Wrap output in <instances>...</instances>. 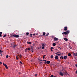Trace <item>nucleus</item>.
<instances>
[{
    "label": "nucleus",
    "mask_w": 77,
    "mask_h": 77,
    "mask_svg": "<svg viewBox=\"0 0 77 77\" xmlns=\"http://www.w3.org/2000/svg\"><path fill=\"white\" fill-rule=\"evenodd\" d=\"M69 33V30H67L66 31V32H64L62 33L63 35H68V34Z\"/></svg>",
    "instance_id": "f257e3e1"
},
{
    "label": "nucleus",
    "mask_w": 77,
    "mask_h": 77,
    "mask_svg": "<svg viewBox=\"0 0 77 77\" xmlns=\"http://www.w3.org/2000/svg\"><path fill=\"white\" fill-rule=\"evenodd\" d=\"M54 41H57V40H59V38H56V37H54Z\"/></svg>",
    "instance_id": "f03ea898"
},
{
    "label": "nucleus",
    "mask_w": 77,
    "mask_h": 77,
    "mask_svg": "<svg viewBox=\"0 0 77 77\" xmlns=\"http://www.w3.org/2000/svg\"><path fill=\"white\" fill-rule=\"evenodd\" d=\"M11 45L12 46L14 45L13 48H15L16 47H17V45H14V43H11Z\"/></svg>",
    "instance_id": "7ed1b4c3"
},
{
    "label": "nucleus",
    "mask_w": 77,
    "mask_h": 77,
    "mask_svg": "<svg viewBox=\"0 0 77 77\" xmlns=\"http://www.w3.org/2000/svg\"><path fill=\"white\" fill-rule=\"evenodd\" d=\"M19 35H15L14 34V38H19Z\"/></svg>",
    "instance_id": "20e7f679"
},
{
    "label": "nucleus",
    "mask_w": 77,
    "mask_h": 77,
    "mask_svg": "<svg viewBox=\"0 0 77 77\" xmlns=\"http://www.w3.org/2000/svg\"><path fill=\"white\" fill-rule=\"evenodd\" d=\"M55 59H56L57 60V59H59V57H58L57 55L55 57Z\"/></svg>",
    "instance_id": "39448f33"
},
{
    "label": "nucleus",
    "mask_w": 77,
    "mask_h": 77,
    "mask_svg": "<svg viewBox=\"0 0 77 77\" xmlns=\"http://www.w3.org/2000/svg\"><path fill=\"white\" fill-rule=\"evenodd\" d=\"M64 30L66 31L67 30V29H68V28H67V27L66 26V27H64Z\"/></svg>",
    "instance_id": "423d86ee"
},
{
    "label": "nucleus",
    "mask_w": 77,
    "mask_h": 77,
    "mask_svg": "<svg viewBox=\"0 0 77 77\" xmlns=\"http://www.w3.org/2000/svg\"><path fill=\"white\" fill-rule=\"evenodd\" d=\"M60 75H61L62 76H63V73H62V72H60Z\"/></svg>",
    "instance_id": "0eeeda50"
},
{
    "label": "nucleus",
    "mask_w": 77,
    "mask_h": 77,
    "mask_svg": "<svg viewBox=\"0 0 77 77\" xmlns=\"http://www.w3.org/2000/svg\"><path fill=\"white\" fill-rule=\"evenodd\" d=\"M46 63H47V64H50V61H47L46 62Z\"/></svg>",
    "instance_id": "6e6552de"
},
{
    "label": "nucleus",
    "mask_w": 77,
    "mask_h": 77,
    "mask_svg": "<svg viewBox=\"0 0 77 77\" xmlns=\"http://www.w3.org/2000/svg\"><path fill=\"white\" fill-rule=\"evenodd\" d=\"M64 40L65 41H68V40L67 39V38H64Z\"/></svg>",
    "instance_id": "1a4fd4ad"
},
{
    "label": "nucleus",
    "mask_w": 77,
    "mask_h": 77,
    "mask_svg": "<svg viewBox=\"0 0 77 77\" xmlns=\"http://www.w3.org/2000/svg\"><path fill=\"white\" fill-rule=\"evenodd\" d=\"M63 59H67V56H64Z\"/></svg>",
    "instance_id": "9d476101"
},
{
    "label": "nucleus",
    "mask_w": 77,
    "mask_h": 77,
    "mask_svg": "<svg viewBox=\"0 0 77 77\" xmlns=\"http://www.w3.org/2000/svg\"><path fill=\"white\" fill-rule=\"evenodd\" d=\"M49 35V33L47 32L46 33V35L45 36H48Z\"/></svg>",
    "instance_id": "9b49d317"
},
{
    "label": "nucleus",
    "mask_w": 77,
    "mask_h": 77,
    "mask_svg": "<svg viewBox=\"0 0 77 77\" xmlns=\"http://www.w3.org/2000/svg\"><path fill=\"white\" fill-rule=\"evenodd\" d=\"M56 44L55 43H53V46H54V47H55V46H56Z\"/></svg>",
    "instance_id": "f8f14e48"
},
{
    "label": "nucleus",
    "mask_w": 77,
    "mask_h": 77,
    "mask_svg": "<svg viewBox=\"0 0 77 77\" xmlns=\"http://www.w3.org/2000/svg\"><path fill=\"white\" fill-rule=\"evenodd\" d=\"M73 54H74V55L75 56H77V53H74Z\"/></svg>",
    "instance_id": "ddd939ff"
},
{
    "label": "nucleus",
    "mask_w": 77,
    "mask_h": 77,
    "mask_svg": "<svg viewBox=\"0 0 77 77\" xmlns=\"http://www.w3.org/2000/svg\"><path fill=\"white\" fill-rule=\"evenodd\" d=\"M2 33H3V32H0V37H2Z\"/></svg>",
    "instance_id": "4468645a"
},
{
    "label": "nucleus",
    "mask_w": 77,
    "mask_h": 77,
    "mask_svg": "<svg viewBox=\"0 0 77 77\" xmlns=\"http://www.w3.org/2000/svg\"><path fill=\"white\" fill-rule=\"evenodd\" d=\"M43 62H44V61H45V62L44 63H45V64H46V60H43Z\"/></svg>",
    "instance_id": "2eb2a0df"
},
{
    "label": "nucleus",
    "mask_w": 77,
    "mask_h": 77,
    "mask_svg": "<svg viewBox=\"0 0 77 77\" xmlns=\"http://www.w3.org/2000/svg\"><path fill=\"white\" fill-rule=\"evenodd\" d=\"M45 43L42 44V47H45Z\"/></svg>",
    "instance_id": "dca6fc26"
},
{
    "label": "nucleus",
    "mask_w": 77,
    "mask_h": 77,
    "mask_svg": "<svg viewBox=\"0 0 77 77\" xmlns=\"http://www.w3.org/2000/svg\"><path fill=\"white\" fill-rule=\"evenodd\" d=\"M27 44H32V42H27Z\"/></svg>",
    "instance_id": "f3484780"
},
{
    "label": "nucleus",
    "mask_w": 77,
    "mask_h": 77,
    "mask_svg": "<svg viewBox=\"0 0 77 77\" xmlns=\"http://www.w3.org/2000/svg\"><path fill=\"white\" fill-rule=\"evenodd\" d=\"M14 37V35H12L11 34V37Z\"/></svg>",
    "instance_id": "a211bd4d"
},
{
    "label": "nucleus",
    "mask_w": 77,
    "mask_h": 77,
    "mask_svg": "<svg viewBox=\"0 0 77 77\" xmlns=\"http://www.w3.org/2000/svg\"><path fill=\"white\" fill-rule=\"evenodd\" d=\"M33 47H31L30 49L31 50H33Z\"/></svg>",
    "instance_id": "6ab92c4d"
},
{
    "label": "nucleus",
    "mask_w": 77,
    "mask_h": 77,
    "mask_svg": "<svg viewBox=\"0 0 77 77\" xmlns=\"http://www.w3.org/2000/svg\"><path fill=\"white\" fill-rule=\"evenodd\" d=\"M27 48H26L25 50V52H27Z\"/></svg>",
    "instance_id": "aec40b11"
},
{
    "label": "nucleus",
    "mask_w": 77,
    "mask_h": 77,
    "mask_svg": "<svg viewBox=\"0 0 77 77\" xmlns=\"http://www.w3.org/2000/svg\"><path fill=\"white\" fill-rule=\"evenodd\" d=\"M68 56H71V54L70 53H69L68 54Z\"/></svg>",
    "instance_id": "412c9836"
},
{
    "label": "nucleus",
    "mask_w": 77,
    "mask_h": 77,
    "mask_svg": "<svg viewBox=\"0 0 77 77\" xmlns=\"http://www.w3.org/2000/svg\"><path fill=\"white\" fill-rule=\"evenodd\" d=\"M60 59H63V56H61L60 57Z\"/></svg>",
    "instance_id": "4be33fe9"
},
{
    "label": "nucleus",
    "mask_w": 77,
    "mask_h": 77,
    "mask_svg": "<svg viewBox=\"0 0 77 77\" xmlns=\"http://www.w3.org/2000/svg\"><path fill=\"white\" fill-rule=\"evenodd\" d=\"M5 66L6 69H8V66H7V65H6Z\"/></svg>",
    "instance_id": "5701e85b"
},
{
    "label": "nucleus",
    "mask_w": 77,
    "mask_h": 77,
    "mask_svg": "<svg viewBox=\"0 0 77 77\" xmlns=\"http://www.w3.org/2000/svg\"><path fill=\"white\" fill-rule=\"evenodd\" d=\"M18 56L20 58H21V57H22V56H21V54L19 55Z\"/></svg>",
    "instance_id": "b1692460"
},
{
    "label": "nucleus",
    "mask_w": 77,
    "mask_h": 77,
    "mask_svg": "<svg viewBox=\"0 0 77 77\" xmlns=\"http://www.w3.org/2000/svg\"><path fill=\"white\" fill-rule=\"evenodd\" d=\"M32 35H33V34H30L29 35L30 36H30L29 37H32Z\"/></svg>",
    "instance_id": "393cba45"
},
{
    "label": "nucleus",
    "mask_w": 77,
    "mask_h": 77,
    "mask_svg": "<svg viewBox=\"0 0 77 77\" xmlns=\"http://www.w3.org/2000/svg\"><path fill=\"white\" fill-rule=\"evenodd\" d=\"M51 59H53V56L51 55Z\"/></svg>",
    "instance_id": "a878e982"
},
{
    "label": "nucleus",
    "mask_w": 77,
    "mask_h": 77,
    "mask_svg": "<svg viewBox=\"0 0 77 77\" xmlns=\"http://www.w3.org/2000/svg\"><path fill=\"white\" fill-rule=\"evenodd\" d=\"M46 34L45 32H43V35H45Z\"/></svg>",
    "instance_id": "bb28decb"
},
{
    "label": "nucleus",
    "mask_w": 77,
    "mask_h": 77,
    "mask_svg": "<svg viewBox=\"0 0 77 77\" xmlns=\"http://www.w3.org/2000/svg\"><path fill=\"white\" fill-rule=\"evenodd\" d=\"M3 65H4V66H6V64H5V63H3Z\"/></svg>",
    "instance_id": "cd10ccee"
},
{
    "label": "nucleus",
    "mask_w": 77,
    "mask_h": 77,
    "mask_svg": "<svg viewBox=\"0 0 77 77\" xmlns=\"http://www.w3.org/2000/svg\"><path fill=\"white\" fill-rule=\"evenodd\" d=\"M45 56H46V55H44L43 57V59H45Z\"/></svg>",
    "instance_id": "c85d7f7f"
},
{
    "label": "nucleus",
    "mask_w": 77,
    "mask_h": 77,
    "mask_svg": "<svg viewBox=\"0 0 77 77\" xmlns=\"http://www.w3.org/2000/svg\"><path fill=\"white\" fill-rule=\"evenodd\" d=\"M16 60H18L19 58H18V57H17H17H16Z\"/></svg>",
    "instance_id": "c756f323"
},
{
    "label": "nucleus",
    "mask_w": 77,
    "mask_h": 77,
    "mask_svg": "<svg viewBox=\"0 0 77 77\" xmlns=\"http://www.w3.org/2000/svg\"><path fill=\"white\" fill-rule=\"evenodd\" d=\"M27 48V50H30V49L29 48Z\"/></svg>",
    "instance_id": "7c9ffc66"
},
{
    "label": "nucleus",
    "mask_w": 77,
    "mask_h": 77,
    "mask_svg": "<svg viewBox=\"0 0 77 77\" xmlns=\"http://www.w3.org/2000/svg\"><path fill=\"white\" fill-rule=\"evenodd\" d=\"M2 53H3V51L1 50H0V54H1Z\"/></svg>",
    "instance_id": "2f4dec72"
},
{
    "label": "nucleus",
    "mask_w": 77,
    "mask_h": 77,
    "mask_svg": "<svg viewBox=\"0 0 77 77\" xmlns=\"http://www.w3.org/2000/svg\"><path fill=\"white\" fill-rule=\"evenodd\" d=\"M26 34V35H29V33L27 32Z\"/></svg>",
    "instance_id": "473e14b6"
},
{
    "label": "nucleus",
    "mask_w": 77,
    "mask_h": 77,
    "mask_svg": "<svg viewBox=\"0 0 77 77\" xmlns=\"http://www.w3.org/2000/svg\"><path fill=\"white\" fill-rule=\"evenodd\" d=\"M69 48L70 49H72V47L70 46H69Z\"/></svg>",
    "instance_id": "72a5a7b5"
},
{
    "label": "nucleus",
    "mask_w": 77,
    "mask_h": 77,
    "mask_svg": "<svg viewBox=\"0 0 77 77\" xmlns=\"http://www.w3.org/2000/svg\"><path fill=\"white\" fill-rule=\"evenodd\" d=\"M6 58H8V57H9V56L8 55H7L6 56Z\"/></svg>",
    "instance_id": "f704fd0d"
},
{
    "label": "nucleus",
    "mask_w": 77,
    "mask_h": 77,
    "mask_svg": "<svg viewBox=\"0 0 77 77\" xmlns=\"http://www.w3.org/2000/svg\"><path fill=\"white\" fill-rule=\"evenodd\" d=\"M35 77H36L37 75H38V74H35Z\"/></svg>",
    "instance_id": "c9c22d12"
},
{
    "label": "nucleus",
    "mask_w": 77,
    "mask_h": 77,
    "mask_svg": "<svg viewBox=\"0 0 77 77\" xmlns=\"http://www.w3.org/2000/svg\"><path fill=\"white\" fill-rule=\"evenodd\" d=\"M6 34H5V35L3 36V37H6Z\"/></svg>",
    "instance_id": "e433bc0d"
},
{
    "label": "nucleus",
    "mask_w": 77,
    "mask_h": 77,
    "mask_svg": "<svg viewBox=\"0 0 77 77\" xmlns=\"http://www.w3.org/2000/svg\"><path fill=\"white\" fill-rule=\"evenodd\" d=\"M54 76L53 75H51V76L50 77H54Z\"/></svg>",
    "instance_id": "4c0bfd02"
},
{
    "label": "nucleus",
    "mask_w": 77,
    "mask_h": 77,
    "mask_svg": "<svg viewBox=\"0 0 77 77\" xmlns=\"http://www.w3.org/2000/svg\"><path fill=\"white\" fill-rule=\"evenodd\" d=\"M51 49H54V48L53 47H51Z\"/></svg>",
    "instance_id": "58836bf2"
},
{
    "label": "nucleus",
    "mask_w": 77,
    "mask_h": 77,
    "mask_svg": "<svg viewBox=\"0 0 77 77\" xmlns=\"http://www.w3.org/2000/svg\"><path fill=\"white\" fill-rule=\"evenodd\" d=\"M42 49H44V46H42Z\"/></svg>",
    "instance_id": "ea45409f"
},
{
    "label": "nucleus",
    "mask_w": 77,
    "mask_h": 77,
    "mask_svg": "<svg viewBox=\"0 0 77 77\" xmlns=\"http://www.w3.org/2000/svg\"><path fill=\"white\" fill-rule=\"evenodd\" d=\"M20 63H21V64H23V63H22V62H21V61H20Z\"/></svg>",
    "instance_id": "a19ab883"
},
{
    "label": "nucleus",
    "mask_w": 77,
    "mask_h": 77,
    "mask_svg": "<svg viewBox=\"0 0 77 77\" xmlns=\"http://www.w3.org/2000/svg\"><path fill=\"white\" fill-rule=\"evenodd\" d=\"M57 55H58V56H60V54H57Z\"/></svg>",
    "instance_id": "79ce46f5"
},
{
    "label": "nucleus",
    "mask_w": 77,
    "mask_h": 77,
    "mask_svg": "<svg viewBox=\"0 0 77 77\" xmlns=\"http://www.w3.org/2000/svg\"><path fill=\"white\" fill-rule=\"evenodd\" d=\"M1 64H2V63L0 61V65H1Z\"/></svg>",
    "instance_id": "37998d69"
},
{
    "label": "nucleus",
    "mask_w": 77,
    "mask_h": 77,
    "mask_svg": "<svg viewBox=\"0 0 77 77\" xmlns=\"http://www.w3.org/2000/svg\"><path fill=\"white\" fill-rule=\"evenodd\" d=\"M39 60L40 61H43L42 60Z\"/></svg>",
    "instance_id": "c03bdc74"
},
{
    "label": "nucleus",
    "mask_w": 77,
    "mask_h": 77,
    "mask_svg": "<svg viewBox=\"0 0 77 77\" xmlns=\"http://www.w3.org/2000/svg\"><path fill=\"white\" fill-rule=\"evenodd\" d=\"M35 35H36V34L34 33V34H33V35H34V36H35Z\"/></svg>",
    "instance_id": "a18cd8bd"
},
{
    "label": "nucleus",
    "mask_w": 77,
    "mask_h": 77,
    "mask_svg": "<svg viewBox=\"0 0 77 77\" xmlns=\"http://www.w3.org/2000/svg\"><path fill=\"white\" fill-rule=\"evenodd\" d=\"M60 53V51H59L58 52H57V53Z\"/></svg>",
    "instance_id": "49530a36"
},
{
    "label": "nucleus",
    "mask_w": 77,
    "mask_h": 77,
    "mask_svg": "<svg viewBox=\"0 0 77 77\" xmlns=\"http://www.w3.org/2000/svg\"><path fill=\"white\" fill-rule=\"evenodd\" d=\"M75 73L76 74H77V70L76 71Z\"/></svg>",
    "instance_id": "de8ad7c7"
},
{
    "label": "nucleus",
    "mask_w": 77,
    "mask_h": 77,
    "mask_svg": "<svg viewBox=\"0 0 77 77\" xmlns=\"http://www.w3.org/2000/svg\"><path fill=\"white\" fill-rule=\"evenodd\" d=\"M31 51L32 53H33V50Z\"/></svg>",
    "instance_id": "09e8293b"
},
{
    "label": "nucleus",
    "mask_w": 77,
    "mask_h": 77,
    "mask_svg": "<svg viewBox=\"0 0 77 77\" xmlns=\"http://www.w3.org/2000/svg\"><path fill=\"white\" fill-rule=\"evenodd\" d=\"M51 51H53V50L51 49Z\"/></svg>",
    "instance_id": "8fccbe9b"
},
{
    "label": "nucleus",
    "mask_w": 77,
    "mask_h": 77,
    "mask_svg": "<svg viewBox=\"0 0 77 77\" xmlns=\"http://www.w3.org/2000/svg\"><path fill=\"white\" fill-rule=\"evenodd\" d=\"M57 53H57V52L56 53H55V54H57Z\"/></svg>",
    "instance_id": "3c124183"
},
{
    "label": "nucleus",
    "mask_w": 77,
    "mask_h": 77,
    "mask_svg": "<svg viewBox=\"0 0 77 77\" xmlns=\"http://www.w3.org/2000/svg\"><path fill=\"white\" fill-rule=\"evenodd\" d=\"M75 66H76V67L77 66V64L75 65Z\"/></svg>",
    "instance_id": "603ef678"
},
{
    "label": "nucleus",
    "mask_w": 77,
    "mask_h": 77,
    "mask_svg": "<svg viewBox=\"0 0 77 77\" xmlns=\"http://www.w3.org/2000/svg\"><path fill=\"white\" fill-rule=\"evenodd\" d=\"M54 77H56V76H54Z\"/></svg>",
    "instance_id": "864d4df0"
},
{
    "label": "nucleus",
    "mask_w": 77,
    "mask_h": 77,
    "mask_svg": "<svg viewBox=\"0 0 77 77\" xmlns=\"http://www.w3.org/2000/svg\"><path fill=\"white\" fill-rule=\"evenodd\" d=\"M40 63H42V62H40Z\"/></svg>",
    "instance_id": "5fc2aeb1"
},
{
    "label": "nucleus",
    "mask_w": 77,
    "mask_h": 77,
    "mask_svg": "<svg viewBox=\"0 0 77 77\" xmlns=\"http://www.w3.org/2000/svg\"><path fill=\"white\" fill-rule=\"evenodd\" d=\"M1 56H3V54H1Z\"/></svg>",
    "instance_id": "6e6d98bb"
},
{
    "label": "nucleus",
    "mask_w": 77,
    "mask_h": 77,
    "mask_svg": "<svg viewBox=\"0 0 77 77\" xmlns=\"http://www.w3.org/2000/svg\"><path fill=\"white\" fill-rule=\"evenodd\" d=\"M59 48H60V49H61V48H60V47H59Z\"/></svg>",
    "instance_id": "4d7b16f0"
},
{
    "label": "nucleus",
    "mask_w": 77,
    "mask_h": 77,
    "mask_svg": "<svg viewBox=\"0 0 77 77\" xmlns=\"http://www.w3.org/2000/svg\"><path fill=\"white\" fill-rule=\"evenodd\" d=\"M58 61H59V62H60V60H58Z\"/></svg>",
    "instance_id": "13d9d810"
},
{
    "label": "nucleus",
    "mask_w": 77,
    "mask_h": 77,
    "mask_svg": "<svg viewBox=\"0 0 77 77\" xmlns=\"http://www.w3.org/2000/svg\"><path fill=\"white\" fill-rule=\"evenodd\" d=\"M37 35H38V34H37Z\"/></svg>",
    "instance_id": "bf43d9fd"
}]
</instances>
